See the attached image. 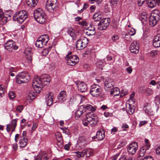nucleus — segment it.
Listing matches in <instances>:
<instances>
[{"instance_id":"obj_1","label":"nucleus","mask_w":160,"mask_h":160,"mask_svg":"<svg viewBox=\"0 0 160 160\" xmlns=\"http://www.w3.org/2000/svg\"><path fill=\"white\" fill-rule=\"evenodd\" d=\"M51 78L47 74L42 75L39 77L35 75L33 81L32 86L36 92L39 93L42 89V86L49 84L51 81Z\"/></svg>"},{"instance_id":"obj_2","label":"nucleus","mask_w":160,"mask_h":160,"mask_svg":"<svg viewBox=\"0 0 160 160\" xmlns=\"http://www.w3.org/2000/svg\"><path fill=\"white\" fill-rule=\"evenodd\" d=\"M34 16L35 20L40 23H44L47 20L46 15L41 8H38L34 11Z\"/></svg>"},{"instance_id":"obj_3","label":"nucleus","mask_w":160,"mask_h":160,"mask_svg":"<svg viewBox=\"0 0 160 160\" xmlns=\"http://www.w3.org/2000/svg\"><path fill=\"white\" fill-rule=\"evenodd\" d=\"M16 82L18 84L27 83L30 80L28 74L25 72L19 73L16 77Z\"/></svg>"},{"instance_id":"obj_4","label":"nucleus","mask_w":160,"mask_h":160,"mask_svg":"<svg viewBox=\"0 0 160 160\" xmlns=\"http://www.w3.org/2000/svg\"><path fill=\"white\" fill-rule=\"evenodd\" d=\"M28 17V15L26 11L25 10H21L16 12L13 16V19L14 21L21 23Z\"/></svg>"},{"instance_id":"obj_5","label":"nucleus","mask_w":160,"mask_h":160,"mask_svg":"<svg viewBox=\"0 0 160 160\" xmlns=\"http://www.w3.org/2000/svg\"><path fill=\"white\" fill-rule=\"evenodd\" d=\"M46 9L49 12L53 13L58 8L57 0H47L46 3Z\"/></svg>"},{"instance_id":"obj_6","label":"nucleus","mask_w":160,"mask_h":160,"mask_svg":"<svg viewBox=\"0 0 160 160\" xmlns=\"http://www.w3.org/2000/svg\"><path fill=\"white\" fill-rule=\"evenodd\" d=\"M85 121L88 122L90 125L93 126L97 125L98 121V118L97 116L92 113H89L85 116L84 118Z\"/></svg>"},{"instance_id":"obj_7","label":"nucleus","mask_w":160,"mask_h":160,"mask_svg":"<svg viewBox=\"0 0 160 160\" xmlns=\"http://www.w3.org/2000/svg\"><path fill=\"white\" fill-rule=\"evenodd\" d=\"M90 92L93 97L97 98L101 95L102 89L98 85L93 84L91 87Z\"/></svg>"},{"instance_id":"obj_8","label":"nucleus","mask_w":160,"mask_h":160,"mask_svg":"<svg viewBox=\"0 0 160 160\" xmlns=\"http://www.w3.org/2000/svg\"><path fill=\"white\" fill-rule=\"evenodd\" d=\"M49 40V38L48 35L44 34L42 35L37 40L35 43V45L38 48H42L46 45Z\"/></svg>"},{"instance_id":"obj_9","label":"nucleus","mask_w":160,"mask_h":160,"mask_svg":"<svg viewBox=\"0 0 160 160\" xmlns=\"http://www.w3.org/2000/svg\"><path fill=\"white\" fill-rule=\"evenodd\" d=\"M68 65L70 66L75 65L79 61L78 58L75 55H71V53L68 54L65 58Z\"/></svg>"},{"instance_id":"obj_10","label":"nucleus","mask_w":160,"mask_h":160,"mask_svg":"<svg viewBox=\"0 0 160 160\" xmlns=\"http://www.w3.org/2000/svg\"><path fill=\"white\" fill-rule=\"evenodd\" d=\"M88 41V39L86 38L82 37L80 39H78L76 43V47L77 50L83 49L87 46Z\"/></svg>"},{"instance_id":"obj_11","label":"nucleus","mask_w":160,"mask_h":160,"mask_svg":"<svg viewBox=\"0 0 160 160\" xmlns=\"http://www.w3.org/2000/svg\"><path fill=\"white\" fill-rule=\"evenodd\" d=\"M110 19L109 18L102 19L98 24V28L100 30L105 29L109 26Z\"/></svg>"},{"instance_id":"obj_12","label":"nucleus","mask_w":160,"mask_h":160,"mask_svg":"<svg viewBox=\"0 0 160 160\" xmlns=\"http://www.w3.org/2000/svg\"><path fill=\"white\" fill-rule=\"evenodd\" d=\"M5 48L9 52L13 50H16L18 48V46L12 40L8 41L4 44Z\"/></svg>"},{"instance_id":"obj_13","label":"nucleus","mask_w":160,"mask_h":160,"mask_svg":"<svg viewBox=\"0 0 160 160\" xmlns=\"http://www.w3.org/2000/svg\"><path fill=\"white\" fill-rule=\"evenodd\" d=\"M145 145L141 148L139 150V157H143L147 150H148L150 148V145L149 143V141L147 139L145 140Z\"/></svg>"},{"instance_id":"obj_14","label":"nucleus","mask_w":160,"mask_h":160,"mask_svg":"<svg viewBox=\"0 0 160 160\" xmlns=\"http://www.w3.org/2000/svg\"><path fill=\"white\" fill-rule=\"evenodd\" d=\"M138 144L136 142H134L130 144L128 147L127 149L128 153L131 154L133 155L136 152L138 149Z\"/></svg>"},{"instance_id":"obj_15","label":"nucleus","mask_w":160,"mask_h":160,"mask_svg":"<svg viewBox=\"0 0 160 160\" xmlns=\"http://www.w3.org/2000/svg\"><path fill=\"white\" fill-rule=\"evenodd\" d=\"M138 41H134L131 44L130 50V52L135 54L138 53L139 50V47Z\"/></svg>"},{"instance_id":"obj_16","label":"nucleus","mask_w":160,"mask_h":160,"mask_svg":"<svg viewBox=\"0 0 160 160\" xmlns=\"http://www.w3.org/2000/svg\"><path fill=\"white\" fill-rule=\"evenodd\" d=\"M24 53L28 62L31 63L32 60V49L29 48H27Z\"/></svg>"},{"instance_id":"obj_17","label":"nucleus","mask_w":160,"mask_h":160,"mask_svg":"<svg viewBox=\"0 0 160 160\" xmlns=\"http://www.w3.org/2000/svg\"><path fill=\"white\" fill-rule=\"evenodd\" d=\"M8 15L4 14L2 10L0 9V25L5 24L7 22Z\"/></svg>"},{"instance_id":"obj_18","label":"nucleus","mask_w":160,"mask_h":160,"mask_svg":"<svg viewBox=\"0 0 160 160\" xmlns=\"http://www.w3.org/2000/svg\"><path fill=\"white\" fill-rule=\"evenodd\" d=\"M53 94L51 92L48 93L45 97V100L47 105L50 106L52 104L53 102Z\"/></svg>"},{"instance_id":"obj_19","label":"nucleus","mask_w":160,"mask_h":160,"mask_svg":"<svg viewBox=\"0 0 160 160\" xmlns=\"http://www.w3.org/2000/svg\"><path fill=\"white\" fill-rule=\"evenodd\" d=\"M85 33L88 36H91L95 34L96 31L94 25L93 24L90 25Z\"/></svg>"},{"instance_id":"obj_20","label":"nucleus","mask_w":160,"mask_h":160,"mask_svg":"<svg viewBox=\"0 0 160 160\" xmlns=\"http://www.w3.org/2000/svg\"><path fill=\"white\" fill-rule=\"evenodd\" d=\"M87 142L83 136H80L77 141V144L80 147H82L86 145Z\"/></svg>"},{"instance_id":"obj_21","label":"nucleus","mask_w":160,"mask_h":160,"mask_svg":"<svg viewBox=\"0 0 160 160\" xmlns=\"http://www.w3.org/2000/svg\"><path fill=\"white\" fill-rule=\"evenodd\" d=\"M66 92L64 91H61L58 96V99L60 102H63L66 99L67 95Z\"/></svg>"},{"instance_id":"obj_22","label":"nucleus","mask_w":160,"mask_h":160,"mask_svg":"<svg viewBox=\"0 0 160 160\" xmlns=\"http://www.w3.org/2000/svg\"><path fill=\"white\" fill-rule=\"evenodd\" d=\"M78 90L81 92H85L87 89V85L83 82L78 83Z\"/></svg>"},{"instance_id":"obj_23","label":"nucleus","mask_w":160,"mask_h":160,"mask_svg":"<svg viewBox=\"0 0 160 160\" xmlns=\"http://www.w3.org/2000/svg\"><path fill=\"white\" fill-rule=\"evenodd\" d=\"M153 45L155 47H160V34L155 36L153 40Z\"/></svg>"},{"instance_id":"obj_24","label":"nucleus","mask_w":160,"mask_h":160,"mask_svg":"<svg viewBox=\"0 0 160 160\" xmlns=\"http://www.w3.org/2000/svg\"><path fill=\"white\" fill-rule=\"evenodd\" d=\"M104 132L103 130H100L97 132L96 138L98 140H102L104 138Z\"/></svg>"},{"instance_id":"obj_25","label":"nucleus","mask_w":160,"mask_h":160,"mask_svg":"<svg viewBox=\"0 0 160 160\" xmlns=\"http://www.w3.org/2000/svg\"><path fill=\"white\" fill-rule=\"evenodd\" d=\"M104 84L106 88H110L114 86V82L112 80L108 79L104 81Z\"/></svg>"},{"instance_id":"obj_26","label":"nucleus","mask_w":160,"mask_h":160,"mask_svg":"<svg viewBox=\"0 0 160 160\" xmlns=\"http://www.w3.org/2000/svg\"><path fill=\"white\" fill-rule=\"evenodd\" d=\"M28 142V138L25 137L21 138L19 141V144L20 148H23L25 147L27 145Z\"/></svg>"},{"instance_id":"obj_27","label":"nucleus","mask_w":160,"mask_h":160,"mask_svg":"<svg viewBox=\"0 0 160 160\" xmlns=\"http://www.w3.org/2000/svg\"><path fill=\"white\" fill-rule=\"evenodd\" d=\"M131 104L130 103H127L126 106V111L129 114H132L134 111V110L132 108Z\"/></svg>"},{"instance_id":"obj_28","label":"nucleus","mask_w":160,"mask_h":160,"mask_svg":"<svg viewBox=\"0 0 160 160\" xmlns=\"http://www.w3.org/2000/svg\"><path fill=\"white\" fill-rule=\"evenodd\" d=\"M150 18L153 20H158L160 19V16L159 14V12L158 11H156V12H154L151 14Z\"/></svg>"},{"instance_id":"obj_29","label":"nucleus","mask_w":160,"mask_h":160,"mask_svg":"<svg viewBox=\"0 0 160 160\" xmlns=\"http://www.w3.org/2000/svg\"><path fill=\"white\" fill-rule=\"evenodd\" d=\"M27 5L30 7H34L37 3V0H26Z\"/></svg>"},{"instance_id":"obj_30","label":"nucleus","mask_w":160,"mask_h":160,"mask_svg":"<svg viewBox=\"0 0 160 160\" xmlns=\"http://www.w3.org/2000/svg\"><path fill=\"white\" fill-rule=\"evenodd\" d=\"M120 93L119 89L118 88H113L111 90L110 94L114 96L118 95Z\"/></svg>"},{"instance_id":"obj_31","label":"nucleus","mask_w":160,"mask_h":160,"mask_svg":"<svg viewBox=\"0 0 160 160\" xmlns=\"http://www.w3.org/2000/svg\"><path fill=\"white\" fill-rule=\"evenodd\" d=\"M146 1L148 7L150 8H153L156 5L155 0H147Z\"/></svg>"},{"instance_id":"obj_32","label":"nucleus","mask_w":160,"mask_h":160,"mask_svg":"<svg viewBox=\"0 0 160 160\" xmlns=\"http://www.w3.org/2000/svg\"><path fill=\"white\" fill-rule=\"evenodd\" d=\"M56 138L58 143L60 144L63 143V139L61 134L58 132H57L55 134Z\"/></svg>"},{"instance_id":"obj_33","label":"nucleus","mask_w":160,"mask_h":160,"mask_svg":"<svg viewBox=\"0 0 160 160\" xmlns=\"http://www.w3.org/2000/svg\"><path fill=\"white\" fill-rule=\"evenodd\" d=\"M18 119H15L12 120V121L11 124H9L12 128V132H13L15 130L17 125V122Z\"/></svg>"},{"instance_id":"obj_34","label":"nucleus","mask_w":160,"mask_h":160,"mask_svg":"<svg viewBox=\"0 0 160 160\" xmlns=\"http://www.w3.org/2000/svg\"><path fill=\"white\" fill-rule=\"evenodd\" d=\"M101 18V15H99L98 13H95L93 16V19L94 20V24H95L94 22L99 21Z\"/></svg>"},{"instance_id":"obj_35","label":"nucleus","mask_w":160,"mask_h":160,"mask_svg":"<svg viewBox=\"0 0 160 160\" xmlns=\"http://www.w3.org/2000/svg\"><path fill=\"white\" fill-rule=\"evenodd\" d=\"M85 108L87 110L91 111L92 112H94L96 109V106H92L89 104H88L86 105Z\"/></svg>"},{"instance_id":"obj_36","label":"nucleus","mask_w":160,"mask_h":160,"mask_svg":"<svg viewBox=\"0 0 160 160\" xmlns=\"http://www.w3.org/2000/svg\"><path fill=\"white\" fill-rule=\"evenodd\" d=\"M84 155H86L87 157H89L92 154V151L90 149H85L83 150Z\"/></svg>"},{"instance_id":"obj_37","label":"nucleus","mask_w":160,"mask_h":160,"mask_svg":"<svg viewBox=\"0 0 160 160\" xmlns=\"http://www.w3.org/2000/svg\"><path fill=\"white\" fill-rule=\"evenodd\" d=\"M83 112L82 110H81L80 108H79L75 112V117L76 118H80L81 115L82 114Z\"/></svg>"},{"instance_id":"obj_38","label":"nucleus","mask_w":160,"mask_h":160,"mask_svg":"<svg viewBox=\"0 0 160 160\" xmlns=\"http://www.w3.org/2000/svg\"><path fill=\"white\" fill-rule=\"evenodd\" d=\"M67 32L72 37H73L75 35L74 30L71 27L68 28Z\"/></svg>"},{"instance_id":"obj_39","label":"nucleus","mask_w":160,"mask_h":160,"mask_svg":"<svg viewBox=\"0 0 160 160\" xmlns=\"http://www.w3.org/2000/svg\"><path fill=\"white\" fill-rule=\"evenodd\" d=\"M135 95V93L133 92L130 95V98L128 100V102L132 104V103H134L135 102V99H134V96Z\"/></svg>"},{"instance_id":"obj_40","label":"nucleus","mask_w":160,"mask_h":160,"mask_svg":"<svg viewBox=\"0 0 160 160\" xmlns=\"http://www.w3.org/2000/svg\"><path fill=\"white\" fill-rule=\"evenodd\" d=\"M40 155L42 158V160H48L49 158L48 157V155L45 152H42L40 153Z\"/></svg>"},{"instance_id":"obj_41","label":"nucleus","mask_w":160,"mask_h":160,"mask_svg":"<svg viewBox=\"0 0 160 160\" xmlns=\"http://www.w3.org/2000/svg\"><path fill=\"white\" fill-rule=\"evenodd\" d=\"M129 34L126 33L124 35V34L122 35V37L123 38L125 39V40L128 42H130L132 40V39Z\"/></svg>"},{"instance_id":"obj_42","label":"nucleus","mask_w":160,"mask_h":160,"mask_svg":"<svg viewBox=\"0 0 160 160\" xmlns=\"http://www.w3.org/2000/svg\"><path fill=\"white\" fill-rule=\"evenodd\" d=\"M158 21V20H153L150 18L149 20V25L151 27H153L156 24Z\"/></svg>"},{"instance_id":"obj_43","label":"nucleus","mask_w":160,"mask_h":160,"mask_svg":"<svg viewBox=\"0 0 160 160\" xmlns=\"http://www.w3.org/2000/svg\"><path fill=\"white\" fill-rule=\"evenodd\" d=\"M51 48L52 47L50 46L48 48H45L43 49L42 52V55L43 56L47 55L48 54Z\"/></svg>"},{"instance_id":"obj_44","label":"nucleus","mask_w":160,"mask_h":160,"mask_svg":"<svg viewBox=\"0 0 160 160\" xmlns=\"http://www.w3.org/2000/svg\"><path fill=\"white\" fill-rule=\"evenodd\" d=\"M8 96L10 99H12L15 98L16 94L13 92L11 91L8 92Z\"/></svg>"},{"instance_id":"obj_45","label":"nucleus","mask_w":160,"mask_h":160,"mask_svg":"<svg viewBox=\"0 0 160 160\" xmlns=\"http://www.w3.org/2000/svg\"><path fill=\"white\" fill-rule=\"evenodd\" d=\"M75 156L78 158L83 157L84 156V154L83 151L82 152H75Z\"/></svg>"},{"instance_id":"obj_46","label":"nucleus","mask_w":160,"mask_h":160,"mask_svg":"<svg viewBox=\"0 0 160 160\" xmlns=\"http://www.w3.org/2000/svg\"><path fill=\"white\" fill-rule=\"evenodd\" d=\"M23 109V106L19 105L16 108V112L20 113L21 112Z\"/></svg>"},{"instance_id":"obj_47","label":"nucleus","mask_w":160,"mask_h":160,"mask_svg":"<svg viewBox=\"0 0 160 160\" xmlns=\"http://www.w3.org/2000/svg\"><path fill=\"white\" fill-rule=\"evenodd\" d=\"M136 32V30L133 28H132L128 31V34H129L130 36H133L135 34Z\"/></svg>"},{"instance_id":"obj_48","label":"nucleus","mask_w":160,"mask_h":160,"mask_svg":"<svg viewBox=\"0 0 160 160\" xmlns=\"http://www.w3.org/2000/svg\"><path fill=\"white\" fill-rule=\"evenodd\" d=\"M30 94L31 92H29L27 96L26 97V101L27 102H31L33 100H32V96Z\"/></svg>"},{"instance_id":"obj_49","label":"nucleus","mask_w":160,"mask_h":160,"mask_svg":"<svg viewBox=\"0 0 160 160\" xmlns=\"http://www.w3.org/2000/svg\"><path fill=\"white\" fill-rule=\"evenodd\" d=\"M152 90L151 88H148L146 89V93L147 95H151L152 94Z\"/></svg>"},{"instance_id":"obj_50","label":"nucleus","mask_w":160,"mask_h":160,"mask_svg":"<svg viewBox=\"0 0 160 160\" xmlns=\"http://www.w3.org/2000/svg\"><path fill=\"white\" fill-rule=\"evenodd\" d=\"M5 91V89L3 88L2 85H0V96L2 97V95L3 94Z\"/></svg>"},{"instance_id":"obj_51","label":"nucleus","mask_w":160,"mask_h":160,"mask_svg":"<svg viewBox=\"0 0 160 160\" xmlns=\"http://www.w3.org/2000/svg\"><path fill=\"white\" fill-rule=\"evenodd\" d=\"M142 160H153L152 157L150 156L144 157Z\"/></svg>"},{"instance_id":"obj_52","label":"nucleus","mask_w":160,"mask_h":160,"mask_svg":"<svg viewBox=\"0 0 160 160\" xmlns=\"http://www.w3.org/2000/svg\"><path fill=\"white\" fill-rule=\"evenodd\" d=\"M119 39V36L118 35H113L112 37V40L113 41H115Z\"/></svg>"},{"instance_id":"obj_53","label":"nucleus","mask_w":160,"mask_h":160,"mask_svg":"<svg viewBox=\"0 0 160 160\" xmlns=\"http://www.w3.org/2000/svg\"><path fill=\"white\" fill-rule=\"evenodd\" d=\"M126 144V142L125 141H122L121 142L119 146V147H124Z\"/></svg>"},{"instance_id":"obj_54","label":"nucleus","mask_w":160,"mask_h":160,"mask_svg":"<svg viewBox=\"0 0 160 160\" xmlns=\"http://www.w3.org/2000/svg\"><path fill=\"white\" fill-rule=\"evenodd\" d=\"M12 145L13 149L15 151H16L18 149V145L17 143L14 142L12 144Z\"/></svg>"},{"instance_id":"obj_55","label":"nucleus","mask_w":160,"mask_h":160,"mask_svg":"<svg viewBox=\"0 0 160 160\" xmlns=\"http://www.w3.org/2000/svg\"><path fill=\"white\" fill-rule=\"evenodd\" d=\"M38 125L36 123H33V126L32 128V132H33L36 128H37Z\"/></svg>"},{"instance_id":"obj_56","label":"nucleus","mask_w":160,"mask_h":160,"mask_svg":"<svg viewBox=\"0 0 160 160\" xmlns=\"http://www.w3.org/2000/svg\"><path fill=\"white\" fill-rule=\"evenodd\" d=\"M147 123V122L146 121H141L139 124V126L140 127L142 126V125L146 124Z\"/></svg>"},{"instance_id":"obj_57","label":"nucleus","mask_w":160,"mask_h":160,"mask_svg":"<svg viewBox=\"0 0 160 160\" xmlns=\"http://www.w3.org/2000/svg\"><path fill=\"white\" fill-rule=\"evenodd\" d=\"M118 131V129L117 128L114 127L111 129V133L112 134H114L116 132Z\"/></svg>"},{"instance_id":"obj_58","label":"nucleus","mask_w":160,"mask_h":160,"mask_svg":"<svg viewBox=\"0 0 160 160\" xmlns=\"http://www.w3.org/2000/svg\"><path fill=\"white\" fill-rule=\"evenodd\" d=\"M157 54L156 51H152L150 52V54L152 57H153Z\"/></svg>"},{"instance_id":"obj_59","label":"nucleus","mask_w":160,"mask_h":160,"mask_svg":"<svg viewBox=\"0 0 160 160\" xmlns=\"http://www.w3.org/2000/svg\"><path fill=\"white\" fill-rule=\"evenodd\" d=\"M119 153H117L112 158L111 160H116L119 155Z\"/></svg>"},{"instance_id":"obj_60","label":"nucleus","mask_w":160,"mask_h":160,"mask_svg":"<svg viewBox=\"0 0 160 160\" xmlns=\"http://www.w3.org/2000/svg\"><path fill=\"white\" fill-rule=\"evenodd\" d=\"M119 0H110V3L112 4H117Z\"/></svg>"},{"instance_id":"obj_61","label":"nucleus","mask_w":160,"mask_h":160,"mask_svg":"<svg viewBox=\"0 0 160 160\" xmlns=\"http://www.w3.org/2000/svg\"><path fill=\"white\" fill-rule=\"evenodd\" d=\"M79 24L82 26L87 25V22L85 21H81L79 22Z\"/></svg>"},{"instance_id":"obj_62","label":"nucleus","mask_w":160,"mask_h":160,"mask_svg":"<svg viewBox=\"0 0 160 160\" xmlns=\"http://www.w3.org/2000/svg\"><path fill=\"white\" fill-rule=\"evenodd\" d=\"M160 102V95L157 96L155 97V102L156 103Z\"/></svg>"},{"instance_id":"obj_63","label":"nucleus","mask_w":160,"mask_h":160,"mask_svg":"<svg viewBox=\"0 0 160 160\" xmlns=\"http://www.w3.org/2000/svg\"><path fill=\"white\" fill-rule=\"evenodd\" d=\"M156 152L157 154L160 155V146L158 147L156 149Z\"/></svg>"},{"instance_id":"obj_64","label":"nucleus","mask_w":160,"mask_h":160,"mask_svg":"<svg viewBox=\"0 0 160 160\" xmlns=\"http://www.w3.org/2000/svg\"><path fill=\"white\" fill-rule=\"evenodd\" d=\"M126 158V156L125 155H123L121 157L119 160H127Z\"/></svg>"}]
</instances>
